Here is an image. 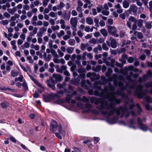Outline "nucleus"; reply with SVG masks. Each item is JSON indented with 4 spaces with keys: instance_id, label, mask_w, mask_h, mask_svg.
<instances>
[{
    "instance_id": "f03ea898",
    "label": "nucleus",
    "mask_w": 152,
    "mask_h": 152,
    "mask_svg": "<svg viewBox=\"0 0 152 152\" xmlns=\"http://www.w3.org/2000/svg\"><path fill=\"white\" fill-rule=\"evenodd\" d=\"M125 71L122 73L124 75H126V78L128 80L129 83H126V86L128 87L131 89H133L134 91L133 92L132 95L136 96L140 99L142 98L143 97L147 94L148 93L147 89L143 90V87L142 84H137V82L133 80L131 77V75L130 71L128 69H130L132 67H125Z\"/></svg>"
},
{
    "instance_id": "e433bc0d",
    "label": "nucleus",
    "mask_w": 152,
    "mask_h": 152,
    "mask_svg": "<svg viewBox=\"0 0 152 152\" xmlns=\"http://www.w3.org/2000/svg\"><path fill=\"white\" fill-rule=\"evenodd\" d=\"M23 77L22 75H20V76L18 77H15V82L19 81L20 82H22L23 81Z\"/></svg>"
},
{
    "instance_id": "2f4dec72",
    "label": "nucleus",
    "mask_w": 152,
    "mask_h": 152,
    "mask_svg": "<svg viewBox=\"0 0 152 152\" xmlns=\"http://www.w3.org/2000/svg\"><path fill=\"white\" fill-rule=\"evenodd\" d=\"M100 31L104 37H106L107 35V32L106 30L104 28L101 29Z\"/></svg>"
},
{
    "instance_id": "473e14b6",
    "label": "nucleus",
    "mask_w": 152,
    "mask_h": 152,
    "mask_svg": "<svg viewBox=\"0 0 152 152\" xmlns=\"http://www.w3.org/2000/svg\"><path fill=\"white\" fill-rule=\"evenodd\" d=\"M131 43V41L129 40H125L124 41L123 44V46L128 48L129 47V45Z\"/></svg>"
},
{
    "instance_id": "8fccbe9b",
    "label": "nucleus",
    "mask_w": 152,
    "mask_h": 152,
    "mask_svg": "<svg viewBox=\"0 0 152 152\" xmlns=\"http://www.w3.org/2000/svg\"><path fill=\"white\" fill-rule=\"evenodd\" d=\"M18 144L19 145H20L21 146V147L23 149H24L26 150H28V149L23 144L21 143L20 142L18 141H17Z\"/></svg>"
},
{
    "instance_id": "6ab92c4d",
    "label": "nucleus",
    "mask_w": 152,
    "mask_h": 152,
    "mask_svg": "<svg viewBox=\"0 0 152 152\" xmlns=\"http://www.w3.org/2000/svg\"><path fill=\"white\" fill-rule=\"evenodd\" d=\"M43 57L46 61H49L51 58L52 55L50 54H49L47 56V53L45 52H44Z\"/></svg>"
},
{
    "instance_id": "603ef678",
    "label": "nucleus",
    "mask_w": 152,
    "mask_h": 152,
    "mask_svg": "<svg viewBox=\"0 0 152 152\" xmlns=\"http://www.w3.org/2000/svg\"><path fill=\"white\" fill-rule=\"evenodd\" d=\"M146 58V56L144 54H143L140 55L139 57V59L142 61L145 60Z\"/></svg>"
},
{
    "instance_id": "7c9ffc66",
    "label": "nucleus",
    "mask_w": 152,
    "mask_h": 152,
    "mask_svg": "<svg viewBox=\"0 0 152 152\" xmlns=\"http://www.w3.org/2000/svg\"><path fill=\"white\" fill-rule=\"evenodd\" d=\"M64 92H65L64 91H64H63L62 90L58 91L57 92V94H56L54 96H55L57 97V98H60L61 97L59 95H58V94H59L63 95L64 94Z\"/></svg>"
},
{
    "instance_id": "680f3d73",
    "label": "nucleus",
    "mask_w": 152,
    "mask_h": 152,
    "mask_svg": "<svg viewBox=\"0 0 152 152\" xmlns=\"http://www.w3.org/2000/svg\"><path fill=\"white\" fill-rule=\"evenodd\" d=\"M56 13H55L53 12H51L48 14V15L54 18L57 15Z\"/></svg>"
},
{
    "instance_id": "4468645a",
    "label": "nucleus",
    "mask_w": 152,
    "mask_h": 152,
    "mask_svg": "<svg viewBox=\"0 0 152 152\" xmlns=\"http://www.w3.org/2000/svg\"><path fill=\"white\" fill-rule=\"evenodd\" d=\"M57 122L55 120L52 121L50 126V130L51 132H54L55 129L57 128L58 126Z\"/></svg>"
},
{
    "instance_id": "37998d69",
    "label": "nucleus",
    "mask_w": 152,
    "mask_h": 152,
    "mask_svg": "<svg viewBox=\"0 0 152 152\" xmlns=\"http://www.w3.org/2000/svg\"><path fill=\"white\" fill-rule=\"evenodd\" d=\"M74 50V48L72 47H68L66 48L67 52L70 54L72 53Z\"/></svg>"
},
{
    "instance_id": "72a5a7b5",
    "label": "nucleus",
    "mask_w": 152,
    "mask_h": 152,
    "mask_svg": "<svg viewBox=\"0 0 152 152\" xmlns=\"http://www.w3.org/2000/svg\"><path fill=\"white\" fill-rule=\"evenodd\" d=\"M88 45L89 44L88 43L84 44L83 43L81 44L80 49L82 51H83L87 48Z\"/></svg>"
},
{
    "instance_id": "ddd939ff",
    "label": "nucleus",
    "mask_w": 152,
    "mask_h": 152,
    "mask_svg": "<svg viewBox=\"0 0 152 152\" xmlns=\"http://www.w3.org/2000/svg\"><path fill=\"white\" fill-rule=\"evenodd\" d=\"M77 18H72L70 19V23L73 27L72 29L75 31L76 30V26L77 25Z\"/></svg>"
},
{
    "instance_id": "f3484780",
    "label": "nucleus",
    "mask_w": 152,
    "mask_h": 152,
    "mask_svg": "<svg viewBox=\"0 0 152 152\" xmlns=\"http://www.w3.org/2000/svg\"><path fill=\"white\" fill-rule=\"evenodd\" d=\"M51 53L54 57L53 61L54 62H55L57 60V59H58L59 56L57 54L56 51L53 49H51Z\"/></svg>"
},
{
    "instance_id": "69168bd1",
    "label": "nucleus",
    "mask_w": 152,
    "mask_h": 152,
    "mask_svg": "<svg viewBox=\"0 0 152 152\" xmlns=\"http://www.w3.org/2000/svg\"><path fill=\"white\" fill-rule=\"evenodd\" d=\"M64 32L63 30H61L60 33H58L57 35L58 37L59 38L61 37V36L64 35Z\"/></svg>"
},
{
    "instance_id": "4c0bfd02",
    "label": "nucleus",
    "mask_w": 152,
    "mask_h": 152,
    "mask_svg": "<svg viewBox=\"0 0 152 152\" xmlns=\"http://www.w3.org/2000/svg\"><path fill=\"white\" fill-rule=\"evenodd\" d=\"M136 58L130 56L128 57L127 61L128 63H131L133 62Z\"/></svg>"
},
{
    "instance_id": "e2e57ef3",
    "label": "nucleus",
    "mask_w": 152,
    "mask_h": 152,
    "mask_svg": "<svg viewBox=\"0 0 152 152\" xmlns=\"http://www.w3.org/2000/svg\"><path fill=\"white\" fill-rule=\"evenodd\" d=\"M102 48L104 50L106 51H107L109 49L107 47L106 44L105 43H103L102 44Z\"/></svg>"
},
{
    "instance_id": "a19ab883",
    "label": "nucleus",
    "mask_w": 152,
    "mask_h": 152,
    "mask_svg": "<svg viewBox=\"0 0 152 152\" xmlns=\"http://www.w3.org/2000/svg\"><path fill=\"white\" fill-rule=\"evenodd\" d=\"M143 22V20H142L140 19L138 20L137 22V25L140 28L142 27Z\"/></svg>"
},
{
    "instance_id": "f8f14e48",
    "label": "nucleus",
    "mask_w": 152,
    "mask_h": 152,
    "mask_svg": "<svg viewBox=\"0 0 152 152\" xmlns=\"http://www.w3.org/2000/svg\"><path fill=\"white\" fill-rule=\"evenodd\" d=\"M137 7L135 5L132 4L130 5L128 11L130 14L133 13L134 16H136L137 14Z\"/></svg>"
},
{
    "instance_id": "1a4fd4ad",
    "label": "nucleus",
    "mask_w": 152,
    "mask_h": 152,
    "mask_svg": "<svg viewBox=\"0 0 152 152\" xmlns=\"http://www.w3.org/2000/svg\"><path fill=\"white\" fill-rule=\"evenodd\" d=\"M143 104L146 109L148 110H152V106L151 107L149 104V103H152V98L148 96H146L143 98Z\"/></svg>"
},
{
    "instance_id": "ea45409f",
    "label": "nucleus",
    "mask_w": 152,
    "mask_h": 152,
    "mask_svg": "<svg viewBox=\"0 0 152 152\" xmlns=\"http://www.w3.org/2000/svg\"><path fill=\"white\" fill-rule=\"evenodd\" d=\"M82 99L83 101L86 102V104L89 103V97L88 98L86 96H83L82 97Z\"/></svg>"
},
{
    "instance_id": "2eb2a0df",
    "label": "nucleus",
    "mask_w": 152,
    "mask_h": 152,
    "mask_svg": "<svg viewBox=\"0 0 152 152\" xmlns=\"http://www.w3.org/2000/svg\"><path fill=\"white\" fill-rule=\"evenodd\" d=\"M135 118H133L129 120L128 124V126L132 129H136L137 127L135 126Z\"/></svg>"
},
{
    "instance_id": "3c124183",
    "label": "nucleus",
    "mask_w": 152,
    "mask_h": 152,
    "mask_svg": "<svg viewBox=\"0 0 152 152\" xmlns=\"http://www.w3.org/2000/svg\"><path fill=\"white\" fill-rule=\"evenodd\" d=\"M89 42L90 44H96L97 43V41L94 38H92L90 39Z\"/></svg>"
},
{
    "instance_id": "6e6552de",
    "label": "nucleus",
    "mask_w": 152,
    "mask_h": 152,
    "mask_svg": "<svg viewBox=\"0 0 152 152\" xmlns=\"http://www.w3.org/2000/svg\"><path fill=\"white\" fill-rule=\"evenodd\" d=\"M152 77V72L150 70L148 71L146 74L143 75L142 77H139L137 81L139 83V84H141V83L143 82H145L149 77Z\"/></svg>"
},
{
    "instance_id": "9d476101",
    "label": "nucleus",
    "mask_w": 152,
    "mask_h": 152,
    "mask_svg": "<svg viewBox=\"0 0 152 152\" xmlns=\"http://www.w3.org/2000/svg\"><path fill=\"white\" fill-rule=\"evenodd\" d=\"M137 122L138 124L139 128L143 131L145 132L148 130H149L150 129H149L147 126L144 124L142 122V119L139 117L137 118Z\"/></svg>"
},
{
    "instance_id": "a18cd8bd",
    "label": "nucleus",
    "mask_w": 152,
    "mask_h": 152,
    "mask_svg": "<svg viewBox=\"0 0 152 152\" xmlns=\"http://www.w3.org/2000/svg\"><path fill=\"white\" fill-rule=\"evenodd\" d=\"M68 42L70 45H74L75 43V41L73 39H71L68 40Z\"/></svg>"
},
{
    "instance_id": "7ed1b4c3",
    "label": "nucleus",
    "mask_w": 152,
    "mask_h": 152,
    "mask_svg": "<svg viewBox=\"0 0 152 152\" xmlns=\"http://www.w3.org/2000/svg\"><path fill=\"white\" fill-rule=\"evenodd\" d=\"M116 92H118L120 95H116V96H121L122 99L124 100V104H126L123 107L126 108V110L124 111L123 113V115L122 117L121 114L122 112H120V115H118L116 113V115L113 116H117L118 118L119 116L121 118L124 117L125 118H127L131 114L133 117H135L137 116L136 112L134 110H132L133 108L135 106L134 103L133 99L132 98H130L129 96L124 94V93H121L119 91H117Z\"/></svg>"
},
{
    "instance_id": "cd10ccee",
    "label": "nucleus",
    "mask_w": 152,
    "mask_h": 152,
    "mask_svg": "<svg viewBox=\"0 0 152 152\" xmlns=\"http://www.w3.org/2000/svg\"><path fill=\"white\" fill-rule=\"evenodd\" d=\"M65 6V4L62 2H60L59 4L57 5V9L61 10Z\"/></svg>"
},
{
    "instance_id": "a878e982",
    "label": "nucleus",
    "mask_w": 152,
    "mask_h": 152,
    "mask_svg": "<svg viewBox=\"0 0 152 152\" xmlns=\"http://www.w3.org/2000/svg\"><path fill=\"white\" fill-rule=\"evenodd\" d=\"M73 90V89L72 87L70 85H69V86L68 89L66 88H64V91L65 92L68 93H71Z\"/></svg>"
},
{
    "instance_id": "c9c22d12",
    "label": "nucleus",
    "mask_w": 152,
    "mask_h": 152,
    "mask_svg": "<svg viewBox=\"0 0 152 152\" xmlns=\"http://www.w3.org/2000/svg\"><path fill=\"white\" fill-rule=\"evenodd\" d=\"M54 63L57 64L61 63L62 64H64L65 63V61L63 58H62L60 59H58Z\"/></svg>"
},
{
    "instance_id": "20e7f679",
    "label": "nucleus",
    "mask_w": 152,
    "mask_h": 152,
    "mask_svg": "<svg viewBox=\"0 0 152 152\" xmlns=\"http://www.w3.org/2000/svg\"><path fill=\"white\" fill-rule=\"evenodd\" d=\"M128 57L127 54L123 53L121 56V58H119V60L121 63H119L117 61H115L114 59L111 58V57H108L106 63L107 65H112L113 66H123V65L126 63V60L127 59Z\"/></svg>"
},
{
    "instance_id": "49530a36",
    "label": "nucleus",
    "mask_w": 152,
    "mask_h": 152,
    "mask_svg": "<svg viewBox=\"0 0 152 152\" xmlns=\"http://www.w3.org/2000/svg\"><path fill=\"white\" fill-rule=\"evenodd\" d=\"M66 83L65 82H64L62 84L58 83L57 85V87L59 88H63L65 86Z\"/></svg>"
},
{
    "instance_id": "aec40b11",
    "label": "nucleus",
    "mask_w": 152,
    "mask_h": 152,
    "mask_svg": "<svg viewBox=\"0 0 152 152\" xmlns=\"http://www.w3.org/2000/svg\"><path fill=\"white\" fill-rule=\"evenodd\" d=\"M99 77L100 76L99 75H96L95 73H94V75H93L91 77L90 79L91 81L94 82L98 80L99 79Z\"/></svg>"
},
{
    "instance_id": "423d86ee",
    "label": "nucleus",
    "mask_w": 152,
    "mask_h": 152,
    "mask_svg": "<svg viewBox=\"0 0 152 152\" xmlns=\"http://www.w3.org/2000/svg\"><path fill=\"white\" fill-rule=\"evenodd\" d=\"M53 78L50 80H48L46 82L48 87L53 90H55V84L56 83L60 82L62 80V78L60 75L53 74Z\"/></svg>"
},
{
    "instance_id": "864d4df0",
    "label": "nucleus",
    "mask_w": 152,
    "mask_h": 152,
    "mask_svg": "<svg viewBox=\"0 0 152 152\" xmlns=\"http://www.w3.org/2000/svg\"><path fill=\"white\" fill-rule=\"evenodd\" d=\"M22 86L23 87L24 89L27 90L28 89V87L27 84L25 81H24L22 84Z\"/></svg>"
},
{
    "instance_id": "39448f33",
    "label": "nucleus",
    "mask_w": 152,
    "mask_h": 152,
    "mask_svg": "<svg viewBox=\"0 0 152 152\" xmlns=\"http://www.w3.org/2000/svg\"><path fill=\"white\" fill-rule=\"evenodd\" d=\"M112 77L114 79L113 80V83L114 85H115V87H116L117 86H118V87L120 88V89L121 90V91L118 90L121 93L123 92V91L124 90H126L127 93L129 94L130 95H132L133 92L132 91L131 89H130L129 90H127L126 89L127 87H127L126 86H126H125L124 85V83L123 82H121V81H120L119 82H118L116 80L118 79L117 75L116 74H113L112 75ZM115 89V88L113 87ZM118 91V90H117L116 91H115H115Z\"/></svg>"
},
{
    "instance_id": "79ce46f5",
    "label": "nucleus",
    "mask_w": 152,
    "mask_h": 152,
    "mask_svg": "<svg viewBox=\"0 0 152 152\" xmlns=\"http://www.w3.org/2000/svg\"><path fill=\"white\" fill-rule=\"evenodd\" d=\"M58 131L60 134H64V131L63 130L60 124L58 127Z\"/></svg>"
},
{
    "instance_id": "bf43d9fd",
    "label": "nucleus",
    "mask_w": 152,
    "mask_h": 152,
    "mask_svg": "<svg viewBox=\"0 0 152 152\" xmlns=\"http://www.w3.org/2000/svg\"><path fill=\"white\" fill-rule=\"evenodd\" d=\"M126 51V49L124 48H122L120 49L118 51V54H120L121 53H124Z\"/></svg>"
},
{
    "instance_id": "393cba45",
    "label": "nucleus",
    "mask_w": 152,
    "mask_h": 152,
    "mask_svg": "<svg viewBox=\"0 0 152 152\" xmlns=\"http://www.w3.org/2000/svg\"><path fill=\"white\" fill-rule=\"evenodd\" d=\"M56 68V71L60 73L63 72L66 69V67H55Z\"/></svg>"
},
{
    "instance_id": "5701e85b",
    "label": "nucleus",
    "mask_w": 152,
    "mask_h": 152,
    "mask_svg": "<svg viewBox=\"0 0 152 152\" xmlns=\"http://www.w3.org/2000/svg\"><path fill=\"white\" fill-rule=\"evenodd\" d=\"M9 105V103L7 101H4L1 103L0 107L4 109L7 108Z\"/></svg>"
},
{
    "instance_id": "b1692460",
    "label": "nucleus",
    "mask_w": 152,
    "mask_h": 152,
    "mask_svg": "<svg viewBox=\"0 0 152 152\" xmlns=\"http://www.w3.org/2000/svg\"><path fill=\"white\" fill-rule=\"evenodd\" d=\"M111 47L113 48H115L117 47L116 41L114 39H112L110 43Z\"/></svg>"
},
{
    "instance_id": "c03bdc74",
    "label": "nucleus",
    "mask_w": 152,
    "mask_h": 152,
    "mask_svg": "<svg viewBox=\"0 0 152 152\" xmlns=\"http://www.w3.org/2000/svg\"><path fill=\"white\" fill-rule=\"evenodd\" d=\"M76 67H71L70 68V69L71 71L73 72V75L75 77L77 76V73L76 72L74 71Z\"/></svg>"
},
{
    "instance_id": "774afa93",
    "label": "nucleus",
    "mask_w": 152,
    "mask_h": 152,
    "mask_svg": "<svg viewBox=\"0 0 152 152\" xmlns=\"http://www.w3.org/2000/svg\"><path fill=\"white\" fill-rule=\"evenodd\" d=\"M11 75L13 77L17 76L18 75V73L12 70L11 72Z\"/></svg>"
},
{
    "instance_id": "bb28decb",
    "label": "nucleus",
    "mask_w": 152,
    "mask_h": 152,
    "mask_svg": "<svg viewBox=\"0 0 152 152\" xmlns=\"http://www.w3.org/2000/svg\"><path fill=\"white\" fill-rule=\"evenodd\" d=\"M136 106L137 108V113L138 114L140 115L142 111V109L139 103H136Z\"/></svg>"
},
{
    "instance_id": "9b49d317",
    "label": "nucleus",
    "mask_w": 152,
    "mask_h": 152,
    "mask_svg": "<svg viewBox=\"0 0 152 152\" xmlns=\"http://www.w3.org/2000/svg\"><path fill=\"white\" fill-rule=\"evenodd\" d=\"M107 28L108 32L110 34L116 37H118L119 36V35L117 33V30L115 27L111 26H108Z\"/></svg>"
},
{
    "instance_id": "052dcab7",
    "label": "nucleus",
    "mask_w": 152,
    "mask_h": 152,
    "mask_svg": "<svg viewBox=\"0 0 152 152\" xmlns=\"http://www.w3.org/2000/svg\"><path fill=\"white\" fill-rule=\"evenodd\" d=\"M31 48H34L35 50H39V46L38 45H34V44H32L31 45Z\"/></svg>"
},
{
    "instance_id": "0e129e2a",
    "label": "nucleus",
    "mask_w": 152,
    "mask_h": 152,
    "mask_svg": "<svg viewBox=\"0 0 152 152\" xmlns=\"http://www.w3.org/2000/svg\"><path fill=\"white\" fill-rule=\"evenodd\" d=\"M8 23V21L7 20H2L0 21V23L4 25H7Z\"/></svg>"
},
{
    "instance_id": "f704fd0d",
    "label": "nucleus",
    "mask_w": 152,
    "mask_h": 152,
    "mask_svg": "<svg viewBox=\"0 0 152 152\" xmlns=\"http://www.w3.org/2000/svg\"><path fill=\"white\" fill-rule=\"evenodd\" d=\"M82 67H81V68L78 69V72L79 74H80V75H85L84 74L86 72V70L85 69L82 68Z\"/></svg>"
},
{
    "instance_id": "09e8293b",
    "label": "nucleus",
    "mask_w": 152,
    "mask_h": 152,
    "mask_svg": "<svg viewBox=\"0 0 152 152\" xmlns=\"http://www.w3.org/2000/svg\"><path fill=\"white\" fill-rule=\"evenodd\" d=\"M145 27L146 28L148 29H150L151 28L152 25L150 22H147L145 23Z\"/></svg>"
},
{
    "instance_id": "338daca9",
    "label": "nucleus",
    "mask_w": 152,
    "mask_h": 152,
    "mask_svg": "<svg viewBox=\"0 0 152 152\" xmlns=\"http://www.w3.org/2000/svg\"><path fill=\"white\" fill-rule=\"evenodd\" d=\"M102 13L103 15L107 16L109 14V12L107 10H103L102 11Z\"/></svg>"
},
{
    "instance_id": "58836bf2",
    "label": "nucleus",
    "mask_w": 152,
    "mask_h": 152,
    "mask_svg": "<svg viewBox=\"0 0 152 152\" xmlns=\"http://www.w3.org/2000/svg\"><path fill=\"white\" fill-rule=\"evenodd\" d=\"M16 11V7H14L12 9H9L8 11L9 12L12 14H14Z\"/></svg>"
},
{
    "instance_id": "0eeeda50",
    "label": "nucleus",
    "mask_w": 152,
    "mask_h": 152,
    "mask_svg": "<svg viewBox=\"0 0 152 152\" xmlns=\"http://www.w3.org/2000/svg\"><path fill=\"white\" fill-rule=\"evenodd\" d=\"M85 78V75H80V76L77 77L75 79L73 80V82L75 83H73V84L76 85L79 84L80 81V84L82 87L84 88L85 89L88 90L89 89L88 87L86 85V82L84 80Z\"/></svg>"
},
{
    "instance_id": "4be33fe9",
    "label": "nucleus",
    "mask_w": 152,
    "mask_h": 152,
    "mask_svg": "<svg viewBox=\"0 0 152 152\" xmlns=\"http://www.w3.org/2000/svg\"><path fill=\"white\" fill-rule=\"evenodd\" d=\"M112 73V70L109 67L108 69V71L106 73V76L108 77L111 78L114 80V79L112 77V76H111V74Z\"/></svg>"
},
{
    "instance_id": "13d9d810",
    "label": "nucleus",
    "mask_w": 152,
    "mask_h": 152,
    "mask_svg": "<svg viewBox=\"0 0 152 152\" xmlns=\"http://www.w3.org/2000/svg\"><path fill=\"white\" fill-rule=\"evenodd\" d=\"M34 82L36 85H37L39 87H40L41 88L44 89V87L42 85L36 80H35Z\"/></svg>"
},
{
    "instance_id": "4d7b16f0",
    "label": "nucleus",
    "mask_w": 152,
    "mask_h": 152,
    "mask_svg": "<svg viewBox=\"0 0 152 152\" xmlns=\"http://www.w3.org/2000/svg\"><path fill=\"white\" fill-rule=\"evenodd\" d=\"M129 20L132 22H134V23H136L137 22V20L135 18L132 16H131L129 17Z\"/></svg>"
},
{
    "instance_id": "a211bd4d",
    "label": "nucleus",
    "mask_w": 152,
    "mask_h": 152,
    "mask_svg": "<svg viewBox=\"0 0 152 152\" xmlns=\"http://www.w3.org/2000/svg\"><path fill=\"white\" fill-rule=\"evenodd\" d=\"M145 87L147 88H151L150 93L152 94V81L147 82L145 84Z\"/></svg>"
},
{
    "instance_id": "c85d7f7f",
    "label": "nucleus",
    "mask_w": 152,
    "mask_h": 152,
    "mask_svg": "<svg viewBox=\"0 0 152 152\" xmlns=\"http://www.w3.org/2000/svg\"><path fill=\"white\" fill-rule=\"evenodd\" d=\"M129 6V1L126 0L124 1L123 2V7L125 8H128Z\"/></svg>"
},
{
    "instance_id": "de8ad7c7",
    "label": "nucleus",
    "mask_w": 152,
    "mask_h": 152,
    "mask_svg": "<svg viewBox=\"0 0 152 152\" xmlns=\"http://www.w3.org/2000/svg\"><path fill=\"white\" fill-rule=\"evenodd\" d=\"M29 46V44L28 42H25L23 45H22L21 47L23 50L25 49V48H28Z\"/></svg>"
},
{
    "instance_id": "6e6d98bb",
    "label": "nucleus",
    "mask_w": 152,
    "mask_h": 152,
    "mask_svg": "<svg viewBox=\"0 0 152 152\" xmlns=\"http://www.w3.org/2000/svg\"><path fill=\"white\" fill-rule=\"evenodd\" d=\"M134 61V64L135 66H137L139 65V62L136 58H135Z\"/></svg>"
},
{
    "instance_id": "dca6fc26",
    "label": "nucleus",
    "mask_w": 152,
    "mask_h": 152,
    "mask_svg": "<svg viewBox=\"0 0 152 152\" xmlns=\"http://www.w3.org/2000/svg\"><path fill=\"white\" fill-rule=\"evenodd\" d=\"M107 55H108V53L107 52H104L102 54V56H103V57L102 58V59L103 60L104 63L107 66H112L111 64L110 65H107V63H106V62H107V61H108V60H107L108 57L107 58H106L107 56Z\"/></svg>"
},
{
    "instance_id": "f257e3e1",
    "label": "nucleus",
    "mask_w": 152,
    "mask_h": 152,
    "mask_svg": "<svg viewBox=\"0 0 152 152\" xmlns=\"http://www.w3.org/2000/svg\"><path fill=\"white\" fill-rule=\"evenodd\" d=\"M99 81L94 82V86L96 89L94 91L92 89H89L88 94L90 95H94L100 97L103 99H107L110 103L109 104L107 101L104 102H100L99 99L96 98L94 103L96 106L92 105L89 103L85 104L83 112H91L94 114L101 113L106 117L107 122L110 124H114L117 122L118 119L117 117L113 116L114 113L120 115V112L121 111L122 117L123 113L126 110V108L122 106L115 107L117 104H119L121 100L116 98V95L120 94L118 92L115 91V88L110 83H109L107 86H105L103 89L99 85Z\"/></svg>"
},
{
    "instance_id": "c756f323",
    "label": "nucleus",
    "mask_w": 152,
    "mask_h": 152,
    "mask_svg": "<svg viewBox=\"0 0 152 152\" xmlns=\"http://www.w3.org/2000/svg\"><path fill=\"white\" fill-rule=\"evenodd\" d=\"M86 22L88 25H91L93 24V20L91 17H88L86 19Z\"/></svg>"
},
{
    "instance_id": "5fc2aeb1",
    "label": "nucleus",
    "mask_w": 152,
    "mask_h": 152,
    "mask_svg": "<svg viewBox=\"0 0 152 152\" xmlns=\"http://www.w3.org/2000/svg\"><path fill=\"white\" fill-rule=\"evenodd\" d=\"M47 30V28H46L42 27L40 28L39 31L43 34Z\"/></svg>"
},
{
    "instance_id": "412c9836",
    "label": "nucleus",
    "mask_w": 152,
    "mask_h": 152,
    "mask_svg": "<svg viewBox=\"0 0 152 152\" xmlns=\"http://www.w3.org/2000/svg\"><path fill=\"white\" fill-rule=\"evenodd\" d=\"M134 35H136L137 38L139 39H142L143 37V34L141 32L134 31Z\"/></svg>"
}]
</instances>
